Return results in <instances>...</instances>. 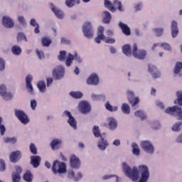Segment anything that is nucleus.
Here are the masks:
<instances>
[{
    "label": "nucleus",
    "instance_id": "obj_1",
    "mask_svg": "<svg viewBox=\"0 0 182 182\" xmlns=\"http://www.w3.org/2000/svg\"><path fill=\"white\" fill-rule=\"evenodd\" d=\"M122 171L129 178H132L133 181H137L139 180V169L134 166L133 168L126 163H122Z\"/></svg>",
    "mask_w": 182,
    "mask_h": 182
},
{
    "label": "nucleus",
    "instance_id": "obj_2",
    "mask_svg": "<svg viewBox=\"0 0 182 182\" xmlns=\"http://www.w3.org/2000/svg\"><path fill=\"white\" fill-rule=\"evenodd\" d=\"M82 33L85 38L92 39L95 35V30H93V25L90 21H86L82 25Z\"/></svg>",
    "mask_w": 182,
    "mask_h": 182
},
{
    "label": "nucleus",
    "instance_id": "obj_3",
    "mask_svg": "<svg viewBox=\"0 0 182 182\" xmlns=\"http://www.w3.org/2000/svg\"><path fill=\"white\" fill-rule=\"evenodd\" d=\"M73 60L77 63H82V62H83V59L77 54V53L75 52L74 54L69 53L65 60V65L68 68H70L72 63H73Z\"/></svg>",
    "mask_w": 182,
    "mask_h": 182
},
{
    "label": "nucleus",
    "instance_id": "obj_4",
    "mask_svg": "<svg viewBox=\"0 0 182 182\" xmlns=\"http://www.w3.org/2000/svg\"><path fill=\"white\" fill-rule=\"evenodd\" d=\"M52 171L54 174H63L66 173V164L55 161L53 164Z\"/></svg>",
    "mask_w": 182,
    "mask_h": 182
},
{
    "label": "nucleus",
    "instance_id": "obj_5",
    "mask_svg": "<svg viewBox=\"0 0 182 182\" xmlns=\"http://www.w3.org/2000/svg\"><path fill=\"white\" fill-rule=\"evenodd\" d=\"M165 113L171 114V116H176L178 120H182V109L178 106H173L167 108Z\"/></svg>",
    "mask_w": 182,
    "mask_h": 182
},
{
    "label": "nucleus",
    "instance_id": "obj_6",
    "mask_svg": "<svg viewBox=\"0 0 182 182\" xmlns=\"http://www.w3.org/2000/svg\"><path fill=\"white\" fill-rule=\"evenodd\" d=\"M138 168L141 172V178L139 182H147L149 181V177H150L149 167L146 165H140L138 166Z\"/></svg>",
    "mask_w": 182,
    "mask_h": 182
},
{
    "label": "nucleus",
    "instance_id": "obj_7",
    "mask_svg": "<svg viewBox=\"0 0 182 182\" xmlns=\"http://www.w3.org/2000/svg\"><path fill=\"white\" fill-rule=\"evenodd\" d=\"M127 95L128 100L130 105H132V109H134V110H136V109H139V105H137L140 102V99H139V97L134 98V92L131 90H127Z\"/></svg>",
    "mask_w": 182,
    "mask_h": 182
},
{
    "label": "nucleus",
    "instance_id": "obj_8",
    "mask_svg": "<svg viewBox=\"0 0 182 182\" xmlns=\"http://www.w3.org/2000/svg\"><path fill=\"white\" fill-rule=\"evenodd\" d=\"M141 147L147 154H154V146L149 141H141Z\"/></svg>",
    "mask_w": 182,
    "mask_h": 182
},
{
    "label": "nucleus",
    "instance_id": "obj_9",
    "mask_svg": "<svg viewBox=\"0 0 182 182\" xmlns=\"http://www.w3.org/2000/svg\"><path fill=\"white\" fill-rule=\"evenodd\" d=\"M78 109L82 114H87L92 110V106L87 101H81L78 104Z\"/></svg>",
    "mask_w": 182,
    "mask_h": 182
},
{
    "label": "nucleus",
    "instance_id": "obj_10",
    "mask_svg": "<svg viewBox=\"0 0 182 182\" xmlns=\"http://www.w3.org/2000/svg\"><path fill=\"white\" fill-rule=\"evenodd\" d=\"M132 55L136 59L143 60V59H145L147 53L144 50H139L137 51V44H134Z\"/></svg>",
    "mask_w": 182,
    "mask_h": 182
},
{
    "label": "nucleus",
    "instance_id": "obj_11",
    "mask_svg": "<svg viewBox=\"0 0 182 182\" xmlns=\"http://www.w3.org/2000/svg\"><path fill=\"white\" fill-rule=\"evenodd\" d=\"M16 117L21 121V123L23 124H28L29 123L30 119L26 113L22 110L16 109L15 111Z\"/></svg>",
    "mask_w": 182,
    "mask_h": 182
},
{
    "label": "nucleus",
    "instance_id": "obj_12",
    "mask_svg": "<svg viewBox=\"0 0 182 182\" xmlns=\"http://www.w3.org/2000/svg\"><path fill=\"white\" fill-rule=\"evenodd\" d=\"M53 75L55 77L56 80H60L65 76V68L62 65H58L53 71Z\"/></svg>",
    "mask_w": 182,
    "mask_h": 182
},
{
    "label": "nucleus",
    "instance_id": "obj_13",
    "mask_svg": "<svg viewBox=\"0 0 182 182\" xmlns=\"http://www.w3.org/2000/svg\"><path fill=\"white\" fill-rule=\"evenodd\" d=\"M87 85H91L92 86H97L99 83H100V80L99 78V75L96 73H92L90 75L88 78L86 80Z\"/></svg>",
    "mask_w": 182,
    "mask_h": 182
},
{
    "label": "nucleus",
    "instance_id": "obj_14",
    "mask_svg": "<svg viewBox=\"0 0 182 182\" xmlns=\"http://www.w3.org/2000/svg\"><path fill=\"white\" fill-rule=\"evenodd\" d=\"M63 114L64 116L68 117V123L70 124V126L76 130V129H77V122H76L75 117L72 116V113H70L69 111H65Z\"/></svg>",
    "mask_w": 182,
    "mask_h": 182
},
{
    "label": "nucleus",
    "instance_id": "obj_15",
    "mask_svg": "<svg viewBox=\"0 0 182 182\" xmlns=\"http://www.w3.org/2000/svg\"><path fill=\"white\" fill-rule=\"evenodd\" d=\"M50 8L58 19H63L65 18V14L63 11L60 10V8L55 6L53 3H50Z\"/></svg>",
    "mask_w": 182,
    "mask_h": 182
},
{
    "label": "nucleus",
    "instance_id": "obj_16",
    "mask_svg": "<svg viewBox=\"0 0 182 182\" xmlns=\"http://www.w3.org/2000/svg\"><path fill=\"white\" fill-rule=\"evenodd\" d=\"M2 25L4 28H6L7 29H11L14 28V26H15V23L11 17L8 16H4L2 18Z\"/></svg>",
    "mask_w": 182,
    "mask_h": 182
},
{
    "label": "nucleus",
    "instance_id": "obj_17",
    "mask_svg": "<svg viewBox=\"0 0 182 182\" xmlns=\"http://www.w3.org/2000/svg\"><path fill=\"white\" fill-rule=\"evenodd\" d=\"M32 80H33V77L31 75H28L26 77V86L27 92L30 95H33V86H32Z\"/></svg>",
    "mask_w": 182,
    "mask_h": 182
},
{
    "label": "nucleus",
    "instance_id": "obj_18",
    "mask_svg": "<svg viewBox=\"0 0 182 182\" xmlns=\"http://www.w3.org/2000/svg\"><path fill=\"white\" fill-rule=\"evenodd\" d=\"M16 171L12 173L13 182H21V174L22 173V168L16 166Z\"/></svg>",
    "mask_w": 182,
    "mask_h": 182
},
{
    "label": "nucleus",
    "instance_id": "obj_19",
    "mask_svg": "<svg viewBox=\"0 0 182 182\" xmlns=\"http://www.w3.org/2000/svg\"><path fill=\"white\" fill-rule=\"evenodd\" d=\"M70 164L72 168H80V160L75 155H71L70 159Z\"/></svg>",
    "mask_w": 182,
    "mask_h": 182
},
{
    "label": "nucleus",
    "instance_id": "obj_20",
    "mask_svg": "<svg viewBox=\"0 0 182 182\" xmlns=\"http://www.w3.org/2000/svg\"><path fill=\"white\" fill-rule=\"evenodd\" d=\"M97 147L100 150L105 151V150L109 147V141H107V139H105L103 137H101L98 141Z\"/></svg>",
    "mask_w": 182,
    "mask_h": 182
},
{
    "label": "nucleus",
    "instance_id": "obj_21",
    "mask_svg": "<svg viewBox=\"0 0 182 182\" xmlns=\"http://www.w3.org/2000/svg\"><path fill=\"white\" fill-rule=\"evenodd\" d=\"M171 31L172 38H177V35H178V24L177 23V21L174 20L171 21Z\"/></svg>",
    "mask_w": 182,
    "mask_h": 182
},
{
    "label": "nucleus",
    "instance_id": "obj_22",
    "mask_svg": "<svg viewBox=\"0 0 182 182\" xmlns=\"http://www.w3.org/2000/svg\"><path fill=\"white\" fill-rule=\"evenodd\" d=\"M21 157H22L21 151H14L10 155V161H11V163H16L21 160Z\"/></svg>",
    "mask_w": 182,
    "mask_h": 182
},
{
    "label": "nucleus",
    "instance_id": "obj_23",
    "mask_svg": "<svg viewBox=\"0 0 182 182\" xmlns=\"http://www.w3.org/2000/svg\"><path fill=\"white\" fill-rule=\"evenodd\" d=\"M149 72L150 74H151L152 77L154 79H157L158 77H160V72H159V70H157V68L154 65H149Z\"/></svg>",
    "mask_w": 182,
    "mask_h": 182
},
{
    "label": "nucleus",
    "instance_id": "obj_24",
    "mask_svg": "<svg viewBox=\"0 0 182 182\" xmlns=\"http://www.w3.org/2000/svg\"><path fill=\"white\" fill-rule=\"evenodd\" d=\"M108 129L112 132L117 129V121L114 117H109L107 119Z\"/></svg>",
    "mask_w": 182,
    "mask_h": 182
},
{
    "label": "nucleus",
    "instance_id": "obj_25",
    "mask_svg": "<svg viewBox=\"0 0 182 182\" xmlns=\"http://www.w3.org/2000/svg\"><path fill=\"white\" fill-rule=\"evenodd\" d=\"M31 164L33 166L34 168H38V166H41V156H31Z\"/></svg>",
    "mask_w": 182,
    "mask_h": 182
},
{
    "label": "nucleus",
    "instance_id": "obj_26",
    "mask_svg": "<svg viewBox=\"0 0 182 182\" xmlns=\"http://www.w3.org/2000/svg\"><path fill=\"white\" fill-rule=\"evenodd\" d=\"M119 27L120 28V29H122L124 35H126V36H130L131 35L130 28L127 24H125L123 22L120 21L119 23Z\"/></svg>",
    "mask_w": 182,
    "mask_h": 182
},
{
    "label": "nucleus",
    "instance_id": "obj_27",
    "mask_svg": "<svg viewBox=\"0 0 182 182\" xmlns=\"http://www.w3.org/2000/svg\"><path fill=\"white\" fill-rule=\"evenodd\" d=\"M103 23H109L112 21V14L107 11H104L102 14Z\"/></svg>",
    "mask_w": 182,
    "mask_h": 182
},
{
    "label": "nucleus",
    "instance_id": "obj_28",
    "mask_svg": "<svg viewBox=\"0 0 182 182\" xmlns=\"http://www.w3.org/2000/svg\"><path fill=\"white\" fill-rule=\"evenodd\" d=\"M62 144V140L55 139L50 142V147L53 150H58Z\"/></svg>",
    "mask_w": 182,
    "mask_h": 182
},
{
    "label": "nucleus",
    "instance_id": "obj_29",
    "mask_svg": "<svg viewBox=\"0 0 182 182\" xmlns=\"http://www.w3.org/2000/svg\"><path fill=\"white\" fill-rule=\"evenodd\" d=\"M91 98L94 102H97V100H102V102H105V100H106V95L105 94H101V95L92 94Z\"/></svg>",
    "mask_w": 182,
    "mask_h": 182
},
{
    "label": "nucleus",
    "instance_id": "obj_30",
    "mask_svg": "<svg viewBox=\"0 0 182 182\" xmlns=\"http://www.w3.org/2000/svg\"><path fill=\"white\" fill-rule=\"evenodd\" d=\"M122 52L124 55H126V56H132V48L130 47V45L126 44L122 47Z\"/></svg>",
    "mask_w": 182,
    "mask_h": 182
},
{
    "label": "nucleus",
    "instance_id": "obj_31",
    "mask_svg": "<svg viewBox=\"0 0 182 182\" xmlns=\"http://www.w3.org/2000/svg\"><path fill=\"white\" fill-rule=\"evenodd\" d=\"M104 5L105 8H107L111 12H116V8L114 7V5L110 2L109 0H105L104 1Z\"/></svg>",
    "mask_w": 182,
    "mask_h": 182
},
{
    "label": "nucleus",
    "instance_id": "obj_32",
    "mask_svg": "<svg viewBox=\"0 0 182 182\" xmlns=\"http://www.w3.org/2000/svg\"><path fill=\"white\" fill-rule=\"evenodd\" d=\"M30 25L31 26L36 27L34 29V32L35 33H39L41 32V31L39 30V23H38V22H36V19L35 18H31L30 21Z\"/></svg>",
    "mask_w": 182,
    "mask_h": 182
},
{
    "label": "nucleus",
    "instance_id": "obj_33",
    "mask_svg": "<svg viewBox=\"0 0 182 182\" xmlns=\"http://www.w3.org/2000/svg\"><path fill=\"white\" fill-rule=\"evenodd\" d=\"M11 52L15 56H19L22 53V48L19 46H14L11 48Z\"/></svg>",
    "mask_w": 182,
    "mask_h": 182
},
{
    "label": "nucleus",
    "instance_id": "obj_34",
    "mask_svg": "<svg viewBox=\"0 0 182 182\" xmlns=\"http://www.w3.org/2000/svg\"><path fill=\"white\" fill-rule=\"evenodd\" d=\"M37 87L41 93L46 92V83L44 81H39L37 84Z\"/></svg>",
    "mask_w": 182,
    "mask_h": 182
},
{
    "label": "nucleus",
    "instance_id": "obj_35",
    "mask_svg": "<svg viewBox=\"0 0 182 182\" xmlns=\"http://www.w3.org/2000/svg\"><path fill=\"white\" fill-rule=\"evenodd\" d=\"M176 97L177 99L174 101L175 105H179V106H182V91L176 92Z\"/></svg>",
    "mask_w": 182,
    "mask_h": 182
},
{
    "label": "nucleus",
    "instance_id": "obj_36",
    "mask_svg": "<svg viewBox=\"0 0 182 182\" xmlns=\"http://www.w3.org/2000/svg\"><path fill=\"white\" fill-rule=\"evenodd\" d=\"M132 154L134 156H140V149H139V146L136 143H132Z\"/></svg>",
    "mask_w": 182,
    "mask_h": 182
},
{
    "label": "nucleus",
    "instance_id": "obj_37",
    "mask_svg": "<svg viewBox=\"0 0 182 182\" xmlns=\"http://www.w3.org/2000/svg\"><path fill=\"white\" fill-rule=\"evenodd\" d=\"M75 4H80V0H66L65 1V5H67L68 8H72L73 6H75Z\"/></svg>",
    "mask_w": 182,
    "mask_h": 182
},
{
    "label": "nucleus",
    "instance_id": "obj_38",
    "mask_svg": "<svg viewBox=\"0 0 182 182\" xmlns=\"http://www.w3.org/2000/svg\"><path fill=\"white\" fill-rule=\"evenodd\" d=\"M70 96H71L74 99H81V97H83V93L79 91L77 92L72 91L70 92Z\"/></svg>",
    "mask_w": 182,
    "mask_h": 182
},
{
    "label": "nucleus",
    "instance_id": "obj_39",
    "mask_svg": "<svg viewBox=\"0 0 182 182\" xmlns=\"http://www.w3.org/2000/svg\"><path fill=\"white\" fill-rule=\"evenodd\" d=\"M23 179L25 180V181L32 182V180H33V176H32L31 171H28L26 173H24Z\"/></svg>",
    "mask_w": 182,
    "mask_h": 182
},
{
    "label": "nucleus",
    "instance_id": "obj_40",
    "mask_svg": "<svg viewBox=\"0 0 182 182\" xmlns=\"http://www.w3.org/2000/svg\"><path fill=\"white\" fill-rule=\"evenodd\" d=\"M134 115L136 117H140V119H141V120H144V119H146V117H147V115H146V113L141 110H138V111L135 112Z\"/></svg>",
    "mask_w": 182,
    "mask_h": 182
},
{
    "label": "nucleus",
    "instance_id": "obj_41",
    "mask_svg": "<svg viewBox=\"0 0 182 182\" xmlns=\"http://www.w3.org/2000/svg\"><path fill=\"white\" fill-rule=\"evenodd\" d=\"M181 69H182V63L181 62L176 63L175 65L174 70H173L175 75H178V73H180L181 72Z\"/></svg>",
    "mask_w": 182,
    "mask_h": 182
},
{
    "label": "nucleus",
    "instance_id": "obj_42",
    "mask_svg": "<svg viewBox=\"0 0 182 182\" xmlns=\"http://www.w3.org/2000/svg\"><path fill=\"white\" fill-rule=\"evenodd\" d=\"M122 110L124 114H130V107L127 104H122Z\"/></svg>",
    "mask_w": 182,
    "mask_h": 182
},
{
    "label": "nucleus",
    "instance_id": "obj_43",
    "mask_svg": "<svg viewBox=\"0 0 182 182\" xmlns=\"http://www.w3.org/2000/svg\"><path fill=\"white\" fill-rule=\"evenodd\" d=\"M17 42H21V41H24L25 42H28V38L23 33H18L17 34Z\"/></svg>",
    "mask_w": 182,
    "mask_h": 182
},
{
    "label": "nucleus",
    "instance_id": "obj_44",
    "mask_svg": "<svg viewBox=\"0 0 182 182\" xmlns=\"http://www.w3.org/2000/svg\"><path fill=\"white\" fill-rule=\"evenodd\" d=\"M93 134L95 137H101L102 138V134H100V129H99L98 126H94L92 129Z\"/></svg>",
    "mask_w": 182,
    "mask_h": 182
},
{
    "label": "nucleus",
    "instance_id": "obj_45",
    "mask_svg": "<svg viewBox=\"0 0 182 182\" xmlns=\"http://www.w3.org/2000/svg\"><path fill=\"white\" fill-rule=\"evenodd\" d=\"M58 60L60 62H63L66 59V50H60V54L58 56Z\"/></svg>",
    "mask_w": 182,
    "mask_h": 182
},
{
    "label": "nucleus",
    "instance_id": "obj_46",
    "mask_svg": "<svg viewBox=\"0 0 182 182\" xmlns=\"http://www.w3.org/2000/svg\"><path fill=\"white\" fill-rule=\"evenodd\" d=\"M181 122L175 123L171 128L173 132H180V130H181Z\"/></svg>",
    "mask_w": 182,
    "mask_h": 182
},
{
    "label": "nucleus",
    "instance_id": "obj_47",
    "mask_svg": "<svg viewBox=\"0 0 182 182\" xmlns=\"http://www.w3.org/2000/svg\"><path fill=\"white\" fill-rule=\"evenodd\" d=\"M50 43H52V41L50 40L48 37H44L42 38V45L43 46L48 47L50 46Z\"/></svg>",
    "mask_w": 182,
    "mask_h": 182
},
{
    "label": "nucleus",
    "instance_id": "obj_48",
    "mask_svg": "<svg viewBox=\"0 0 182 182\" xmlns=\"http://www.w3.org/2000/svg\"><path fill=\"white\" fill-rule=\"evenodd\" d=\"M105 107H106L107 110H109V112H116V111H117V107L112 106V105H110L109 102H106Z\"/></svg>",
    "mask_w": 182,
    "mask_h": 182
},
{
    "label": "nucleus",
    "instance_id": "obj_49",
    "mask_svg": "<svg viewBox=\"0 0 182 182\" xmlns=\"http://www.w3.org/2000/svg\"><path fill=\"white\" fill-rule=\"evenodd\" d=\"M114 5H115V6H118V10L120 12H123L124 11V9L122 6V1H119V0H114Z\"/></svg>",
    "mask_w": 182,
    "mask_h": 182
},
{
    "label": "nucleus",
    "instance_id": "obj_50",
    "mask_svg": "<svg viewBox=\"0 0 182 182\" xmlns=\"http://www.w3.org/2000/svg\"><path fill=\"white\" fill-rule=\"evenodd\" d=\"M1 97L6 101L11 100L12 99V94L9 92H6L1 95Z\"/></svg>",
    "mask_w": 182,
    "mask_h": 182
},
{
    "label": "nucleus",
    "instance_id": "obj_51",
    "mask_svg": "<svg viewBox=\"0 0 182 182\" xmlns=\"http://www.w3.org/2000/svg\"><path fill=\"white\" fill-rule=\"evenodd\" d=\"M29 149L32 154H38V148H36L35 144L31 143L29 146Z\"/></svg>",
    "mask_w": 182,
    "mask_h": 182
},
{
    "label": "nucleus",
    "instance_id": "obj_52",
    "mask_svg": "<svg viewBox=\"0 0 182 182\" xmlns=\"http://www.w3.org/2000/svg\"><path fill=\"white\" fill-rule=\"evenodd\" d=\"M4 143H11V144H14V143H16L17 139L15 137H7V138H4Z\"/></svg>",
    "mask_w": 182,
    "mask_h": 182
},
{
    "label": "nucleus",
    "instance_id": "obj_53",
    "mask_svg": "<svg viewBox=\"0 0 182 182\" xmlns=\"http://www.w3.org/2000/svg\"><path fill=\"white\" fill-rule=\"evenodd\" d=\"M151 127L154 130H158V129H160V127H161V124H160L159 122L156 121L151 123Z\"/></svg>",
    "mask_w": 182,
    "mask_h": 182
},
{
    "label": "nucleus",
    "instance_id": "obj_54",
    "mask_svg": "<svg viewBox=\"0 0 182 182\" xmlns=\"http://www.w3.org/2000/svg\"><path fill=\"white\" fill-rule=\"evenodd\" d=\"M154 32H155L156 36H161L163 35V32H164V29L159 28H154Z\"/></svg>",
    "mask_w": 182,
    "mask_h": 182
},
{
    "label": "nucleus",
    "instance_id": "obj_55",
    "mask_svg": "<svg viewBox=\"0 0 182 182\" xmlns=\"http://www.w3.org/2000/svg\"><path fill=\"white\" fill-rule=\"evenodd\" d=\"M161 48H163V49H164V50L171 51V46H170V44H168L167 43H161Z\"/></svg>",
    "mask_w": 182,
    "mask_h": 182
},
{
    "label": "nucleus",
    "instance_id": "obj_56",
    "mask_svg": "<svg viewBox=\"0 0 182 182\" xmlns=\"http://www.w3.org/2000/svg\"><path fill=\"white\" fill-rule=\"evenodd\" d=\"M105 32V27L103 26H100L97 28V35L101 36H106L104 34Z\"/></svg>",
    "mask_w": 182,
    "mask_h": 182
},
{
    "label": "nucleus",
    "instance_id": "obj_57",
    "mask_svg": "<svg viewBox=\"0 0 182 182\" xmlns=\"http://www.w3.org/2000/svg\"><path fill=\"white\" fill-rule=\"evenodd\" d=\"M105 43H110V44H113L116 43V39H114V38H112V37H107L105 38Z\"/></svg>",
    "mask_w": 182,
    "mask_h": 182
},
{
    "label": "nucleus",
    "instance_id": "obj_58",
    "mask_svg": "<svg viewBox=\"0 0 182 182\" xmlns=\"http://www.w3.org/2000/svg\"><path fill=\"white\" fill-rule=\"evenodd\" d=\"M36 53L38 59H44L45 58V54L43 53V51L40 50H36Z\"/></svg>",
    "mask_w": 182,
    "mask_h": 182
},
{
    "label": "nucleus",
    "instance_id": "obj_59",
    "mask_svg": "<svg viewBox=\"0 0 182 182\" xmlns=\"http://www.w3.org/2000/svg\"><path fill=\"white\" fill-rule=\"evenodd\" d=\"M6 168L5 161L0 159V171H5Z\"/></svg>",
    "mask_w": 182,
    "mask_h": 182
},
{
    "label": "nucleus",
    "instance_id": "obj_60",
    "mask_svg": "<svg viewBox=\"0 0 182 182\" xmlns=\"http://www.w3.org/2000/svg\"><path fill=\"white\" fill-rule=\"evenodd\" d=\"M105 38H106V36L97 35V36L95 38V41L97 43H100L102 42V41H105Z\"/></svg>",
    "mask_w": 182,
    "mask_h": 182
},
{
    "label": "nucleus",
    "instance_id": "obj_61",
    "mask_svg": "<svg viewBox=\"0 0 182 182\" xmlns=\"http://www.w3.org/2000/svg\"><path fill=\"white\" fill-rule=\"evenodd\" d=\"M36 106H38V102L35 100H31V107L32 110H36Z\"/></svg>",
    "mask_w": 182,
    "mask_h": 182
},
{
    "label": "nucleus",
    "instance_id": "obj_62",
    "mask_svg": "<svg viewBox=\"0 0 182 182\" xmlns=\"http://www.w3.org/2000/svg\"><path fill=\"white\" fill-rule=\"evenodd\" d=\"M6 92V86L5 85H0V96H2Z\"/></svg>",
    "mask_w": 182,
    "mask_h": 182
},
{
    "label": "nucleus",
    "instance_id": "obj_63",
    "mask_svg": "<svg viewBox=\"0 0 182 182\" xmlns=\"http://www.w3.org/2000/svg\"><path fill=\"white\" fill-rule=\"evenodd\" d=\"M143 9V3L139 2L134 6L135 11H141Z\"/></svg>",
    "mask_w": 182,
    "mask_h": 182
},
{
    "label": "nucleus",
    "instance_id": "obj_64",
    "mask_svg": "<svg viewBox=\"0 0 182 182\" xmlns=\"http://www.w3.org/2000/svg\"><path fill=\"white\" fill-rule=\"evenodd\" d=\"M175 143H178L179 144H182V133L176 136L175 139Z\"/></svg>",
    "mask_w": 182,
    "mask_h": 182
}]
</instances>
